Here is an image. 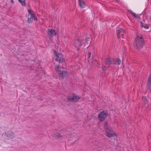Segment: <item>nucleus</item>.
<instances>
[{
	"label": "nucleus",
	"instance_id": "obj_1",
	"mask_svg": "<svg viewBox=\"0 0 151 151\" xmlns=\"http://www.w3.org/2000/svg\"><path fill=\"white\" fill-rule=\"evenodd\" d=\"M144 41L141 35L137 36L134 43V47L136 49L139 50L142 48L144 45Z\"/></svg>",
	"mask_w": 151,
	"mask_h": 151
},
{
	"label": "nucleus",
	"instance_id": "obj_2",
	"mask_svg": "<svg viewBox=\"0 0 151 151\" xmlns=\"http://www.w3.org/2000/svg\"><path fill=\"white\" fill-rule=\"evenodd\" d=\"M104 127L106 130V135L110 138L116 136V133L112 130L111 127L108 126L107 122H105L104 124Z\"/></svg>",
	"mask_w": 151,
	"mask_h": 151
},
{
	"label": "nucleus",
	"instance_id": "obj_3",
	"mask_svg": "<svg viewBox=\"0 0 151 151\" xmlns=\"http://www.w3.org/2000/svg\"><path fill=\"white\" fill-rule=\"evenodd\" d=\"M74 45L78 50L79 49H83L85 46L83 41L82 40H76L74 41Z\"/></svg>",
	"mask_w": 151,
	"mask_h": 151
},
{
	"label": "nucleus",
	"instance_id": "obj_4",
	"mask_svg": "<svg viewBox=\"0 0 151 151\" xmlns=\"http://www.w3.org/2000/svg\"><path fill=\"white\" fill-rule=\"evenodd\" d=\"M56 71L58 73L59 76L61 77H64L68 76V73L65 70H62V68H60L58 65L55 66Z\"/></svg>",
	"mask_w": 151,
	"mask_h": 151
},
{
	"label": "nucleus",
	"instance_id": "obj_5",
	"mask_svg": "<svg viewBox=\"0 0 151 151\" xmlns=\"http://www.w3.org/2000/svg\"><path fill=\"white\" fill-rule=\"evenodd\" d=\"M54 53L55 55V60L60 63H62L65 61V59L63 55L60 53H57L55 50L54 51Z\"/></svg>",
	"mask_w": 151,
	"mask_h": 151
},
{
	"label": "nucleus",
	"instance_id": "obj_6",
	"mask_svg": "<svg viewBox=\"0 0 151 151\" xmlns=\"http://www.w3.org/2000/svg\"><path fill=\"white\" fill-rule=\"evenodd\" d=\"M107 113L106 111H103L100 112L98 115V119L100 122H103L105 120L107 116Z\"/></svg>",
	"mask_w": 151,
	"mask_h": 151
},
{
	"label": "nucleus",
	"instance_id": "obj_7",
	"mask_svg": "<svg viewBox=\"0 0 151 151\" xmlns=\"http://www.w3.org/2000/svg\"><path fill=\"white\" fill-rule=\"evenodd\" d=\"M80 98L78 96L73 94L68 96V100L69 101L75 102L78 101Z\"/></svg>",
	"mask_w": 151,
	"mask_h": 151
},
{
	"label": "nucleus",
	"instance_id": "obj_8",
	"mask_svg": "<svg viewBox=\"0 0 151 151\" xmlns=\"http://www.w3.org/2000/svg\"><path fill=\"white\" fill-rule=\"evenodd\" d=\"M5 135L8 139H12L15 137L14 133L11 131L6 132Z\"/></svg>",
	"mask_w": 151,
	"mask_h": 151
},
{
	"label": "nucleus",
	"instance_id": "obj_9",
	"mask_svg": "<svg viewBox=\"0 0 151 151\" xmlns=\"http://www.w3.org/2000/svg\"><path fill=\"white\" fill-rule=\"evenodd\" d=\"M116 33L118 38H119L125 33V32L123 29L119 28L117 30Z\"/></svg>",
	"mask_w": 151,
	"mask_h": 151
},
{
	"label": "nucleus",
	"instance_id": "obj_10",
	"mask_svg": "<svg viewBox=\"0 0 151 151\" xmlns=\"http://www.w3.org/2000/svg\"><path fill=\"white\" fill-rule=\"evenodd\" d=\"M48 36L50 37H52L53 36L56 35V33L55 29H47Z\"/></svg>",
	"mask_w": 151,
	"mask_h": 151
},
{
	"label": "nucleus",
	"instance_id": "obj_11",
	"mask_svg": "<svg viewBox=\"0 0 151 151\" xmlns=\"http://www.w3.org/2000/svg\"><path fill=\"white\" fill-rule=\"evenodd\" d=\"M106 63L108 65H110L111 64H114L116 63H114V59L112 58H108L106 59Z\"/></svg>",
	"mask_w": 151,
	"mask_h": 151
},
{
	"label": "nucleus",
	"instance_id": "obj_12",
	"mask_svg": "<svg viewBox=\"0 0 151 151\" xmlns=\"http://www.w3.org/2000/svg\"><path fill=\"white\" fill-rule=\"evenodd\" d=\"M29 14L31 15V18H32V19L35 20H37V18L34 15V12L31 10H28Z\"/></svg>",
	"mask_w": 151,
	"mask_h": 151
},
{
	"label": "nucleus",
	"instance_id": "obj_13",
	"mask_svg": "<svg viewBox=\"0 0 151 151\" xmlns=\"http://www.w3.org/2000/svg\"><path fill=\"white\" fill-rule=\"evenodd\" d=\"M147 86L151 91V74L149 75L147 83Z\"/></svg>",
	"mask_w": 151,
	"mask_h": 151
},
{
	"label": "nucleus",
	"instance_id": "obj_14",
	"mask_svg": "<svg viewBox=\"0 0 151 151\" xmlns=\"http://www.w3.org/2000/svg\"><path fill=\"white\" fill-rule=\"evenodd\" d=\"M86 42L84 45L85 46H86L88 47V45L90 43L91 41V39L90 37H86Z\"/></svg>",
	"mask_w": 151,
	"mask_h": 151
},
{
	"label": "nucleus",
	"instance_id": "obj_15",
	"mask_svg": "<svg viewBox=\"0 0 151 151\" xmlns=\"http://www.w3.org/2000/svg\"><path fill=\"white\" fill-rule=\"evenodd\" d=\"M79 3L80 6L81 8H83L85 7V6L86 5L85 3V0H79Z\"/></svg>",
	"mask_w": 151,
	"mask_h": 151
},
{
	"label": "nucleus",
	"instance_id": "obj_16",
	"mask_svg": "<svg viewBox=\"0 0 151 151\" xmlns=\"http://www.w3.org/2000/svg\"><path fill=\"white\" fill-rule=\"evenodd\" d=\"M129 12L135 18L138 19L140 18L139 16L135 13L133 12L132 10H129Z\"/></svg>",
	"mask_w": 151,
	"mask_h": 151
},
{
	"label": "nucleus",
	"instance_id": "obj_17",
	"mask_svg": "<svg viewBox=\"0 0 151 151\" xmlns=\"http://www.w3.org/2000/svg\"><path fill=\"white\" fill-rule=\"evenodd\" d=\"M114 63H116L115 64L120 65L121 63V60L119 58H117L115 60H114Z\"/></svg>",
	"mask_w": 151,
	"mask_h": 151
},
{
	"label": "nucleus",
	"instance_id": "obj_18",
	"mask_svg": "<svg viewBox=\"0 0 151 151\" xmlns=\"http://www.w3.org/2000/svg\"><path fill=\"white\" fill-rule=\"evenodd\" d=\"M22 4V6H25V0H18Z\"/></svg>",
	"mask_w": 151,
	"mask_h": 151
},
{
	"label": "nucleus",
	"instance_id": "obj_19",
	"mask_svg": "<svg viewBox=\"0 0 151 151\" xmlns=\"http://www.w3.org/2000/svg\"><path fill=\"white\" fill-rule=\"evenodd\" d=\"M27 21H28V22H29V23H31L33 21L32 19V18L30 17V18L28 19Z\"/></svg>",
	"mask_w": 151,
	"mask_h": 151
},
{
	"label": "nucleus",
	"instance_id": "obj_20",
	"mask_svg": "<svg viewBox=\"0 0 151 151\" xmlns=\"http://www.w3.org/2000/svg\"><path fill=\"white\" fill-rule=\"evenodd\" d=\"M143 27L145 28V29H147L149 28V26L147 24H144V26H143Z\"/></svg>",
	"mask_w": 151,
	"mask_h": 151
},
{
	"label": "nucleus",
	"instance_id": "obj_21",
	"mask_svg": "<svg viewBox=\"0 0 151 151\" xmlns=\"http://www.w3.org/2000/svg\"><path fill=\"white\" fill-rule=\"evenodd\" d=\"M86 55H87L88 56V58H89L90 57L91 53L89 52H88Z\"/></svg>",
	"mask_w": 151,
	"mask_h": 151
},
{
	"label": "nucleus",
	"instance_id": "obj_22",
	"mask_svg": "<svg viewBox=\"0 0 151 151\" xmlns=\"http://www.w3.org/2000/svg\"><path fill=\"white\" fill-rule=\"evenodd\" d=\"M143 100H144V101H145V102H147V99L146 97H143Z\"/></svg>",
	"mask_w": 151,
	"mask_h": 151
},
{
	"label": "nucleus",
	"instance_id": "obj_23",
	"mask_svg": "<svg viewBox=\"0 0 151 151\" xmlns=\"http://www.w3.org/2000/svg\"><path fill=\"white\" fill-rule=\"evenodd\" d=\"M102 69L104 70H106V68L105 66H103L102 67Z\"/></svg>",
	"mask_w": 151,
	"mask_h": 151
},
{
	"label": "nucleus",
	"instance_id": "obj_24",
	"mask_svg": "<svg viewBox=\"0 0 151 151\" xmlns=\"http://www.w3.org/2000/svg\"><path fill=\"white\" fill-rule=\"evenodd\" d=\"M141 26L143 27V26H144V24H143V23H142V22H141Z\"/></svg>",
	"mask_w": 151,
	"mask_h": 151
},
{
	"label": "nucleus",
	"instance_id": "obj_25",
	"mask_svg": "<svg viewBox=\"0 0 151 151\" xmlns=\"http://www.w3.org/2000/svg\"><path fill=\"white\" fill-rule=\"evenodd\" d=\"M11 2L12 3V4H14V0H11Z\"/></svg>",
	"mask_w": 151,
	"mask_h": 151
},
{
	"label": "nucleus",
	"instance_id": "obj_26",
	"mask_svg": "<svg viewBox=\"0 0 151 151\" xmlns=\"http://www.w3.org/2000/svg\"><path fill=\"white\" fill-rule=\"evenodd\" d=\"M68 135L67 136H66V137H68Z\"/></svg>",
	"mask_w": 151,
	"mask_h": 151
},
{
	"label": "nucleus",
	"instance_id": "obj_27",
	"mask_svg": "<svg viewBox=\"0 0 151 151\" xmlns=\"http://www.w3.org/2000/svg\"><path fill=\"white\" fill-rule=\"evenodd\" d=\"M63 137H64V138L65 137H64V136Z\"/></svg>",
	"mask_w": 151,
	"mask_h": 151
}]
</instances>
